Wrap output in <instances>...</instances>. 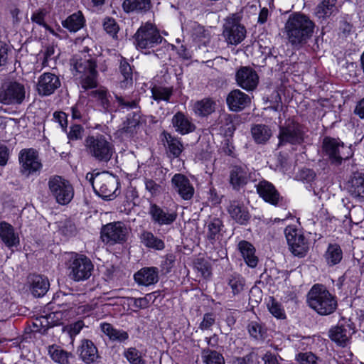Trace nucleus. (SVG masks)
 <instances>
[{
  "mask_svg": "<svg viewBox=\"0 0 364 364\" xmlns=\"http://www.w3.org/2000/svg\"><path fill=\"white\" fill-rule=\"evenodd\" d=\"M152 97L156 101H168L171 91L166 87H155L151 90Z\"/></svg>",
  "mask_w": 364,
  "mask_h": 364,
  "instance_id": "49",
  "label": "nucleus"
},
{
  "mask_svg": "<svg viewBox=\"0 0 364 364\" xmlns=\"http://www.w3.org/2000/svg\"><path fill=\"white\" fill-rule=\"evenodd\" d=\"M9 155V149L6 146L0 144V166H4L6 164Z\"/></svg>",
  "mask_w": 364,
  "mask_h": 364,
  "instance_id": "62",
  "label": "nucleus"
},
{
  "mask_svg": "<svg viewBox=\"0 0 364 364\" xmlns=\"http://www.w3.org/2000/svg\"><path fill=\"white\" fill-rule=\"evenodd\" d=\"M124 356L130 364H146L143 354L136 348H128L124 352Z\"/></svg>",
  "mask_w": 364,
  "mask_h": 364,
  "instance_id": "42",
  "label": "nucleus"
},
{
  "mask_svg": "<svg viewBox=\"0 0 364 364\" xmlns=\"http://www.w3.org/2000/svg\"><path fill=\"white\" fill-rule=\"evenodd\" d=\"M235 80L238 86L247 91L253 90L258 85L259 77L257 73L250 67H241L235 74Z\"/></svg>",
  "mask_w": 364,
  "mask_h": 364,
  "instance_id": "18",
  "label": "nucleus"
},
{
  "mask_svg": "<svg viewBox=\"0 0 364 364\" xmlns=\"http://www.w3.org/2000/svg\"><path fill=\"white\" fill-rule=\"evenodd\" d=\"M71 110L72 117L74 119L83 120L87 115L85 105L82 102H77L72 107Z\"/></svg>",
  "mask_w": 364,
  "mask_h": 364,
  "instance_id": "50",
  "label": "nucleus"
},
{
  "mask_svg": "<svg viewBox=\"0 0 364 364\" xmlns=\"http://www.w3.org/2000/svg\"><path fill=\"white\" fill-rule=\"evenodd\" d=\"M354 331L350 324L338 325L329 331L331 339L340 346H346Z\"/></svg>",
  "mask_w": 364,
  "mask_h": 364,
  "instance_id": "25",
  "label": "nucleus"
},
{
  "mask_svg": "<svg viewBox=\"0 0 364 364\" xmlns=\"http://www.w3.org/2000/svg\"><path fill=\"white\" fill-rule=\"evenodd\" d=\"M248 331L250 336L256 339L262 338L263 337V328L257 322H251L249 324Z\"/></svg>",
  "mask_w": 364,
  "mask_h": 364,
  "instance_id": "54",
  "label": "nucleus"
},
{
  "mask_svg": "<svg viewBox=\"0 0 364 364\" xmlns=\"http://www.w3.org/2000/svg\"><path fill=\"white\" fill-rule=\"evenodd\" d=\"M139 125V119L133 118L132 119H127V125L124 126L123 129L125 132L132 134L135 130L136 127Z\"/></svg>",
  "mask_w": 364,
  "mask_h": 364,
  "instance_id": "61",
  "label": "nucleus"
},
{
  "mask_svg": "<svg viewBox=\"0 0 364 364\" xmlns=\"http://www.w3.org/2000/svg\"><path fill=\"white\" fill-rule=\"evenodd\" d=\"M31 282V291L34 296H43L48 291L50 287L48 279L40 275L33 276Z\"/></svg>",
  "mask_w": 364,
  "mask_h": 364,
  "instance_id": "32",
  "label": "nucleus"
},
{
  "mask_svg": "<svg viewBox=\"0 0 364 364\" xmlns=\"http://www.w3.org/2000/svg\"><path fill=\"white\" fill-rule=\"evenodd\" d=\"M223 35L228 44L237 46L245 39L246 29L236 21L230 19L224 24Z\"/></svg>",
  "mask_w": 364,
  "mask_h": 364,
  "instance_id": "15",
  "label": "nucleus"
},
{
  "mask_svg": "<svg viewBox=\"0 0 364 364\" xmlns=\"http://www.w3.org/2000/svg\"><path fill=\"white\" fill-rule=\"evenodd\" d=\"M350 220L355 224H358L364 219V210L360 206L354 207L349 213Z\"/></svg>",
  "mask_w": 364,
  "mask_h": 364,
  "instance_id": "53",
  "label": "nucleus"
},
{
  "mask_svg": "<svg viewBox=\"0 0 364 364\" xmlns=\"http://www.w3.org/2000/svg\"><path fill=\"white\" fill-rule=\"evenodd\" d=\"M259 196L267 203L276 205L280 200L279 192L270 182L263 180L256 186Z\"/></svg>",
  "mask_w": 364,
  "mask_h": 364,
  "instance_id": "22",
  "label": "nucleus"
},
{
  "mask_svg": "<svg viewBox=\"0 0 364 364\" xmlns=\"http://www.w3.org/2000/svg\"><path fill=\"white\" fill-rule=\"evenodd\" d=\"M348 191L355 198L364 197V174L354 173L348 183Z\"/></svg>",
  "mask_w": 364,
  "mask_h": 364,
  "instance_id": "30",
  "label": "nucleus"
},
{
  "mask_svg": "<svg viewBox=\"0 0 364 364\" xmlns=\"http://www.w3.org/2000/svg\"><path fill=\"white\" fill-rule=\"evenodd\" d=\"M174 190L183 200H190L194 195V188L189 179L181 173L175 174L171 179Z\"/></svg>",
  "mask_w": 364,
  "mask_h": 364,
  "instance_id": "20",
  "label": "nucleus"
},
{
  "mask_svg": "<svg viewBox=\"0 0 364 364\" xmlns=\"http://www.w3.org/2000/svg\"><path fill=\"white\" fill-rule=\"evenodd\" d=\"M237 247L246 264L251 268H255L257 265L258 257L255 254L254 246L247 241L242 240L238 243Z\"/></svg>",
  "mask_w": 364,
  "mask_h": 364,
  "instance_id": "27",
  "label": "nucleus"
},
{
  "mask_svg": "<svg viewBox=\"0 0 364 364\" xmlns=\"http://www.w3.org/2000/svg\"><path fill=\"white\" fill-rule=\"evenodd\" d=\"M285 236L291 252L295 256H304L309 247L301 231L294 226L289 225L285 229Z\"/></svg>",
  "mask_w": 364,
  "mask_h": 364,
  "instance_id": "11",
  "label": "nucleus"
},
{
  "mask_svg": "<svg viewBox=\"0 0 364 364\" xmlns=\"http://www.w3.org/2000/svg\"><path fill=\"white\" fill-rule=\"evenodd\" d=\"M83 128L80 125H73L68 134V137L71 140H77L82 137Z\"/></svg>",
  "mask_w": 364,
  "mask_h": 364,
  "instance_id": "57",
  "label": "nucleus"
},
{
  "mask_svg": "<svg viewBox=\"0 0 364 364\" xmlns=\"http://www.w3.org/2000/svg\"><path fill=\"white\" fill-rule=\"evenodd\" d=\"M172 124L175 130L184 135L195 130V125L191 119L182 112H177L172 118Z\"/></svg>",
  "mask_w": 364,
  "mask_h": 364,
  "instance_id": "28",
  "label": "nucleus"
},
{
  "mask_svg": "<svg viewBox=\"0 0 364 364\" xmlns=\"http://www.w3.org/2000/svg\"><path fill=\"white\" fill-rule=\"evenodd\" d=\"M202 359L205 364H225L224 358L219 353L211 350H203Z\"/></svg>",
  "mask_w": 364,
  "mask_h": 364,
  "instance_id": "43",
  "label": "nucleus"
},
{
  "mask_svg": "<svg viewBox=\"0 0 364 364\" xmlns=\"http://www.w3.org/2000/svg\"><path fill=\"white\" fill-rule=\"evenodd\" d=\"M127 229L121 222H114L104 225L101 238L107 244L120 243L126 240Z\"/></svg>",
  "mask_w": 364,
  "mask_h": 364,
  "instance_id": "13",
  "label": "nucleus"
},
{
  "mask_svg": "<svg viewBox=\"0 0 364 364\" xmlns=\"http://www.w3.org/2000/svg\"><path fill=\"white\" fill-rule=\"evenodd\" d=\"M166 141L169 151L174 156H178L183 150V145L179 139L173 137L170 134L164 133Z\"/></svg>",
  "mask_w": 364,
  "mask_h": 364,
  "instance_id": "44",
  "label": "nucleus"
},
{
  "mask_svg": "<svg viewBox=\"0 0 364 364\" xmlns=\"http://www.w3.org/2000/svg\"><path fill=\"white\" fill-rule=\"evenodd\" d=\"M150 298V294L141 298L129 297L127 298V304L134 308V311H137L139 309H146L149 306Z\"/></svg>",
  "mask_w": 364,
  "mask_h": 364,
  "instance_id": "46",
  "label": "nucleus"
},
{
  "mask_svg": "<svg viewBox=\"0 0 364 364\" xmlns=\"http://www.w3.org/2000/svg\"><path fill=\"white\" fill-rule=\"evenodd\" d=\"M84 323L82 321H78L66 327V330L71 337L77 335L82 329Z\"/></svg>",
  "mask_w": 364,
  "mask_h": 364,
  "instance_id": "59",
  "label": "nucleus"
},
{
  "mask_svg": "<svg viewBox=\"0 0 364 364\" xmlns=\"http://www.w3.org/2000/svg\"><path fill=\"white\" fill-rule=\"evenodd\" d=\"M18 160L21 172L26 176L36 173L42 168L38 154L33 149H22L19 153Z\"/></svg>",
  "mask_w": 364,
  "mask_h": 364,
  "instance_id": "10",
  "label": "nucleus"
},
{
  "mask_svg": "<svg viewBox=\"0 0 364 364\" xmlns=\"http://www.w3.org/2000/svg\"><path fill=\"white\" fill-rule=\"evenodd\" d=\"M149 213L151 220L159 225H168L172 224L177 218V211L173 208L161 207L156 204H151Z\"/></svg>",
  "mask_w": 364,
  "mask_h": 364,
  "instance_id": "16",
  "label": "nucleus"
},
{
  "mask_svg": "<svg viewBox=\"0 0 364 364\" xmlns=\"http://www.w3.org/2000/svg\"><path fill=\"white\" fill-rule=\"evenodd\" d=\"M193 26L196 29V33L201 34L200 36H197L196 37L198 42L204 46H206L210 41V35L203 29V27L196 25V23H193Z\"/></svg>",
  "mask_w": 364,
  "mask_h": 364,
  "instance_id": "55",
  "label": "nucleus"
},
{
  "mask_svg": "<svg viewBox=\"0 0 364 364\" xmlns=\"http://www.w3.org/2000/svg\"><path fill=\"white\" fill-rule=\"evenodd\" d=\"M138 49L153 48L161 41V37L156 28L150 23L141 26L134 36Z\"/></svg>",
  "mask_w": 364,
  "mask_h": 364,
  "instance_id": "7",
  "label": "nucleus"
},
{
  "mask_svg": "<svg viewBox=\"0 0 364 364\" xmlns=\"http://www.w3.org/2000/svg\"><path fill=\"white\" fill-rule=\"evenodd\" d=\"M95 63L92 59H86L76 62L75 69L76 71L82 74L80 76L82 86L85 89L92 88L96 86Z\"/></svg>",
  "mask_w": 364,
  "mask_h": 364,
  "instance_id": "14",
  "label": "nucleus"
},
{
  "mask_svg": "<svg viewBox=\"0 0 364 364\" xmlns=\"http://www.w3.org/2000/svg\"><path fill=\"white\" fill-rule=\"evenodd\" d=\"M0 239L9 249L16 247L20 244L18 233L11 224L5 221L0 222Z\"/></svg>",
  "mask_w": 364,
  "mask_h": 364,
  "instance_id": "21",
  "label": "nucleus"
},
{
  "mask_svg": "<svg viewBox=\"0 0 364 364\" xmlns=\"http://www.w3.org/2000/svg\"><path fill=\"white\" fill-rule=\"evenodd\" d=\"M85 19L81 12L75 13L62 22L63 27L71 32H76L84 25Z\"/></svg>",
  "mask_w": 364,
  "mask_h": 364,
  "instance_id": "36",
  "label": "nucleus"
},
{
  "mask_svg": "<svg viewBox=\"0 0 364 364\" xmlns=\"http://www.w3.org/2000/svg\"><path fill=\"white\" fill-rule=\"evenodd\" d=\"M86 178L92 184L95 192L102 198L110 199L118 188L117 178L108 172L97 173L95 175L87 173Z\"/></svg>",
  "mask_w": 364,
  "mask_h": 364,
  "instance_id": "3",
  "label": "nucleus"
},
{
  "mask_svg": "<svg viewBox=\"0 0 364 364\" xmlns=\"http://www.w3.org/2000/svg\"><path fill=\"white\" fill-rule=\"evenodd\" d=\"M88 153L100 161H109L114 153V146L109 139L102 134L88 136L85 140Z\"/></svg>",
  "mask_w": 364,
  "mask_h": 364,
  "instance_id": "4",
  "label": "nucleus"
},
{
  "mask_svg": "<svg viewBox=\"0 0 364 364\" xmlns=\"http://www.w3.org/2000/svg\"><path fill=\"white\" fill-rule=\"evenodd\" d=\"M256 173L247 166H234L230 172V183L235 190H240L249 181L255 180Z\"/></svg>",
  "mask_w": 364,
  "mask_h": 364,
  "instance_id": "17",
  "label": "nucleus"
},
{
  "mask_svg": "<svg viewBox=\"0 0 364 364\" xmlns=\"http://www.w3.org/2000/svg\"><path fill=\"white\" fill-rule=\"evenodd\" d=\"M338 11L337 0H323L315 10V15L321 19H326Z\"/></svg>",
  "mask_w": 364,
  "mask_h": 364,
  "instance_id": "31",
  "label": "nucleus"
},
{
  "mask_svg": "<svg viewBox=\"0 0 364 364\" xmlns=\"http://www.w3.org/2000/svg\"><path fill=\"white\" fill-rule=\"evenodd\" d=\"M220 225H221V222L218 219H215L208 224V235L210 239H213L215 237V236L220 232Z\"/></svg>",
  "mask_w": 364,
  "mask_h": 364,
  "instance_id": "56",
  "label": "nucleus"
},
{
  "mask_svg": "<svg viewBox=\"0 0 364 364\" xmlns=\"http://www.w3.org/2000/svg\"><path fill=\"white\" fill-rule=\"evenodd\" d=\"M264 364H279L278 359L274 354L267 353L262 357Z\"/></svg>",
  "mask_w": 364,
  "mask_h": 364,
  "instance_id": "63",
  "label": "nucleus"
},
{
  "mask_svg": "<svg viewBox=\"0 0 364 364\" xmlns=\"http://www.w3.org/2000/svg\"><path fill=\"white\" fill-rule=\"evenodd\" d=\"M230 217L240 225H245L250 220L249 212L242 204L233 201L228 208Z\"/></svg>",
  "mask_w": 364,
  "mask_h": 364,
  "instance_id": "29",
  "label": "nucleus"
},
{
  "mask_svg": "<svg viewBox=\"0 0 364 364\" xmlns=\"http://www.w3.org/2000/svg\"><path fill=\"white\" fill-rule=\"evenodd\" d=\"M60 86L59 77L51 73H44L38 79L36 90L41 96L53 94Z\"/></svg>",
  "mask_w": 364,
  "mask_h": 364,
  "instance_id": "19",
  "label": "nucleus"
},
{
  "mask_svg": "<svg viewBox=\"0 0 364 364\" xmlns=\"http://www.w3.org/2000/svg\"><path fill=\"white\" fill-rule=\"evenodd\" d=\"M141 240L147 247L157 250H161L164 248V242L163 240L156 237L150 232H144L141 235Z\"/></svg>",
  "mask_w": 364,
  "mask_h": 364,
  "instance_id": "41",
  "label": "nucleus"
},
{
  "mask_svg": "<svg viewBox=\"0 0 364 364\" xmlns=\"http://www.w3.org/2000/svg\"><path fill=\"white\" fill-rule=\"evenodd\" d=\"M94 266L89 258L82 255L73 254L68 262V276L75 282L90 277Z\"/></svg>",
  "mask_w": 364,
  "mask_h": 364,
  "instance_id": "5",
  "label": "nucleus"
},
{
  "mask_svg": "<svg viewBox=\"0 0 364 364\" xmlns=\"http://www.w3.org/2000/svg\"><path fill=\"white\" fill-rule=\"evenodd\" d=\"M215 323V318L213 314H205L203 316V321L200 323V328L201 330L209 329Z\"/></svg>",
  "mask_w": 364,
  "mask_h": 364,
  "instance_id": "58",
  "label": "nucleus"
},
{
  "mask_svg": "<svg viewBox=\"0 0 364 364\" xmlns=\"http://www.w3.org/2000/svg\"><path fill=\"white\" fill-rule=\"evenodd\" d=\"M228 285L232 289L234 295L238 294L243 290L245 285L244 279L239 274H234L230 277L228 282Z\"/></svg>",
  "mask_w": 364,
  "mask_h": 364,
  "instance_id": "47",
  "label": "nucleus"
},
{
  "mask_svg": "<svg viewBox=\"0 0 364 364\" xmlns=\"http://www.w3.org/2000/svg\"><path fill=\"white\" fill-rule=\"evenodd\" d=\"M134 280L141 286H151L159 281V270L156 267H144L134 274Z\"/></svg>",
  "mask_w": 364,
  "mask_h": 364,
  "instance_id": "24",
  "label": "nucleus"
},
{
  "mask_svg": "<svg viewBox=\"0 0 364 364\" xmlns=\"http://www.w3.org/2000/svg\"><path fill=\"white\" fill-rule=\"evenodd\" d=\"M120 73L122 79L120 80V87L123 89L128 88L132 85V71L130 65L122 59L120 62Z\"/></svg>",
  "mask_w": 364,
  "mask_h": 364,
  "instance_id": "37",
  "label": "nucleus"
},
{
  "mask_svg": "<svg viewBox=\"0 0 364 364\" xmlns=\"http://www.w3.org/2000/svg\"><path fill=\"white\" fill-rule=\"evenodd\" d=\"M355 113L361 119H364V98L358 102L355 109Z\"/></svg>",
  "mask_w": 364,
  "mask_h": 364,
  "instance_id": "64",
  "label": "nucleus"
},
{
  "mask_svg": "<svg viewBox=\"0 0 364 364\" xmlns=\"http://www.w3.org/2000/svg\"><path fill=\"white\" fill-rule=\"evenodd\" d=\"M150 5V0H124L122 6L124 11L129 13L146 11L149 9Z\"/></svg>",
  "mask_w": 364,
  "mask_h": 364,
  "instance_id": "38",
  "label": "nucleus"
},
{
  "mask_svg": "<svg viewBox=\"0 0 364 364\" xmlns=\"http://www.w3.org/2000/svg\"><path fill=\"white\" fill-rule=\"evenodd\" d=\"M48 355L51 359L59 364H69L71 353L64 350L57 345H51L48 348Z\"/></svg>",
  "mask_w": 364,
  "mask_h": 364,
  "instance_id": "35",
  "label": "nucleus"
},
{
  "mask_svg": "<svg viewBox=\"0 0 364 364\" xmlns=\"http://www.w3.org/2000/svg\"><path fill=\"white\" fill-rule=\"evenodd\" d=\"M78 352L80 358L86 364L95 363L100 358L96 346L90 340L82 341Z\"/></svg>",
  "mask_w": 364,
  "mask_h": 364,
  "instance_id": "26",
  "label": "nucleus"
},
{
  "mask_svg": "<svg viewBox=\"0 0 364 364\" xmlns=\"http://www.w3.org/2000/svg\"><path fill=\"white\" fill-rule=\"evenodd\" d=\"M53 119L58 122L63 130L66 129L68 125L67 114L63 112H55L53 114Z\"/></svg>",
  "mask_w": 364,
  "mask_h": 364,
  "instance_id": "60",
  "label": "nucleus"
},
{
  "mask_svg": "<svg viewBox=\"0 0 364 364\" xmlns=\"http://www.w3.org/2000/svg\"><path fill=\"white\" fill-rule=\"evenodd\" d=\"M215 110V103L210 99H204L196 102L193 105V111L198 116H207Z\"/></svg>",
  "mask_w": 364,
  "mask_h": 364,
  "instance_id": "39",
  "label": "nucleus"
},
{
  "mask_svg": "<svg viewBox=\"0 0 364 364\" xmlns=\"http://www.w3.org/2000/svg\"><path fill=\"white\" fill-rule=\"evenodd\" d=\"M226 101L230 110L238 112L250 103V98L240 90H234L228 94Z\"/></svg>",
  "mask_w": 364,
  "mask_h": 364,
  "instance_id": "23",
  "label": "nucleus"
},
{
  "mask_svg": "<svg viewBox=\"0 0 364 364\" xmlns=\"http://www.w3.org/2000/svg\"><path fill=\"white\" fill-rule=\"evenodd\" d=\"M100 328L101 331L113 341L123 342L129 338L127 332L123 330L116 329L108 323H101Z\"/></svg>",
  "mask_w": 364,
  "mask_h": 364,
  "instance_id": "33",
  "label": "nucleus"
},
{
  "mask_svg": "<svg viewBox=\"0 0 364 364\" xmlns=\"http://www.w3.org/2000/svg\"><path fill=\"white\" fill-rule=\"evenodd\" d=\"M26 96L24 86L18 82H6L0 87V103L6 105H20Z\"/></svg>",
  "mask_w": 364,
  "mask_h": 364,
  "instance_id": "8",
  "label": "nucleus"
},
{
  "mask_svg": "<svg viewBox=\"0 0 364 364\" xmlns=\"http://www.w3.org/2000/svg\"><path fill=\"white\" fill-rule=\"evenodd\" d=\"M343 257L341 247L338 245H330L326 252L325 259L328 264L333 266L338 264Z\"/></svg>",
  "mask_w": 364,
  "mask_h": 364,
  "instance_id": "40",
  "label": "nucleus"
},
{
  "mask_svg": "<svg viewBox=\"0 0 364 364\" xmlns=\"http://www.w3.org/2000/svg\"><path fill=\"white\" fill-rule=\"evenodd\" d=\"M323 149L331 161L336 164H340L343 159L348 158L350 154L349 147L344 146L340 141L331 138L323 139Z\"/></svg>",
  "mask_w": 364,
  "mask_h": 364,
  "instance_id": "12",
  "label": "nucleus"
},
{
  "mask_svg": "<svg viewBox=\"0 0 364 364\" xmlns=\"http://www.w3.org/2000/svg\"><path fill=\"white\" fill-rule=\"evenodd\" d=\"M309 306L320 315H329L337 308V301L323 286L314 285L308 294Z\"/></svg>",
  "mask_w": 364,
  "mask_h": 364,
  "instance_id": "2",
  "label": "nucleus"
},
{
  "mask_svg": "<svg viewBox=\"0 0 364 364\" xmlns=\"http://www.w3.org/2000/svg\"><path fill=\"white\" fill-rule=\"evenodd\" d=\"M49 11L46 9H39L34 11L31 16V21L40 26L44 27L46 30L49 31L51 33L54 34V31L46 23L45 17L48 14Z\"/></svg>",
  "mask_w": 364,
  "mask_h": 364,
  "instance_id": "45",
  "label": "nucleus"
},
{
  "mask_svg": "<svg viewBox=\"0 0 364 364\" xmlns=\"http://www.w3.org/2000/svg\"><path fill=\"white\" fill-rule=\"evenodd\" d=\"M51 196L60 205L68 204L73 198L74 190L70 183L59 176H51L48 182Z\"/></svg>",
  "mask_w": 364,
  "mask_h": 364,
  "instance_id": "6",
  "label": "nucleus"
},
{
  "mask_svg": "<svg viewBox=\"0 0 364 364\" xmlns=\"http://www.w3.org/2000/svg\"><path fill=\"white\" fill-rule=\"evenodd\" d=\"M267 307L269 312L277 318H285L286 316L284 309L281 307V305L274 299H269L267 304Z\"/></svg>",
  "mask_w": 364,
  "mask_h": 364,
  "instance_id": "48",
  "label": "nucleus"
},
{
  "mask_svg": "<svg viewBox=\"0 0 364 364\" xmlns=\"http://www.w3.org/2000/svg\"><path fill=\"white\" fill-rule=\"evenodd\" d=\"M279 139L280 144H301L304 141V132L301 126L293 119L287 120L284 125L280 127Z\"/></svg>",
  "mask_w": 364,
  "mask_h": 364,
  "instance_id": "9",
  "label": "nucleus"
},
{
  "mask_svg": "<svg viewBox=\"0 0 364 364\" xmlns=\"http://www.w3.org/2000/svg\"><path fill=\"white\" fill-rule=\"evenodd\" d=\"M252 136L257 144H265L272 136V131L268 126L256 124L251 129Z\"/></svg>",
  "mask_w": 364,
  "mask_h": 364,
  "instance_id": "34",
  "label": "nucleus"
},
{
  "mask_svg": "<svg viewBox=\"0 0 364 364\" xmlns=\"http://www.w3.org/2000/svg\"><path fill=\"white\" fill-rule=\"evenodd\" d=\"M314 29L313 21L301 14L291 15L285 25L288 40L292 45L306 42L312 36Z\"/></svg>",
  "mask_w": 364,
  "mask_h": 364,
  "instance_id": "1",
  "label": "nucleus"
},
{
  "mask_svg": "<svg viewBox=\"0 0 364 364\" xmlns=\"http://www.w3.org/2000/svg\"><path fill=\"white\" fill-rule=\"evenodd\" d=\"M103 26L105 31L112 37H114L119 31V26L116 21L114 19L111 18H107L105 19Z\"/></svg>",
  "mask_w": 364,
  "mask_h": 364,
  "instance_id": "52",
  "label": "nucleus"
},
{
  "mask_svg": "<svg viewBox=\"0 0 364 364\" xmlns=\"http://www.w3.org/2000/svg\"><path fill=\"white\" fill-rule=\"evenodd\" d=\"M300 364H316L317 357L311 352L300 353L296 357Z\"/></svg>",
  "mask_w": 364,
  "mask_h": 364,
  "instance_id": "51",
  "label": "nucleus"
}]
</instances>
